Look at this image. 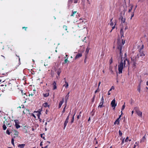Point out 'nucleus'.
Returning <instances> with one entry per match:
<instances>
[{
    "label": "nucleus",
    "instance_id": "obj_3",
    "mask_svg": "<svg viewBox=\"0 0 148 148\" xmlns=\"http://www.w3.org/2000/svg\"><path fill=\"white\" fill-rule=\"evenodd\" d=\"M134 110L138 115L140 117L142 118V113L139 110L138 108L137 107H135L134 108Z\"/></svg>",
    "mask_w": 148,
    "mask_h": 148
},
{
    "label": "nucleus",
    "instance_id": "obj_59",
    "mask_svg": "<svg viewBox=\"0 0 148 148\" xmlns=\"http://www.w3.org/2000/svg\"><path fill=\"white\" fill-rule=\"evenodd\" d=\"M8 84H9V86L10 87H11L12 86V84L10 83H8Z\"/></svg>",
    "mask_w": 148,
    "mask_h": 148
},
{
    "label": "nucleus",
    "instance_id": "obj_63",
    "mask_svg": "<svg viewBox=\"0 0 148 148\" xmlns=\"http://www.w3.org/2000/svg\"><path fill=\"white\" fill-rule=\"evenodd\" d=\"M124 143V139H123L122 141V143H121L122 144H123Z\"/></svg>",
    "mask_w": 148,
    "mask_h": 148
},
{
    "label": "nucleus",
    "instance_id": "obj_52",
    "mask_svg": "<svg viewBox=\"0 0 148 148\" xmlns=\"http://www.w3.org/2000/svg\"><path fill=\"white\" fill-rule=\"evenodd\" d=\"M134 16V13H132L131 14V19H132V18Z\"/></svg>",
    "mask_w": 148,
    "mask_h": 148
},
{
    "label": "nucleus",
    "instance_id": "obj_26",
    "mask_svg": "<svg viewBox=\"0 0 148 148\" xmlns=\"http://www.w3.org/2000/svg\"><path fill=\"white\" fill-rule=\"evenodd\" d=\"M103 103L102 102H101V103H100V104L98 106V108H101L102 107L103 105Z\"/></svg>",
    "mask_w": 148,
    "mask_h": 148
},
{
    "label": "nucleus",
    "instance_id": "obj_51",
    "mask_svg": "<svg viewBox=\"0 0 148 148\" xmlns=\"http://www.w3.org/2000/svg\"><path fill=\"white\" fill-rule=\"evenodd\" d=\"M68 61L67 59H66L64 60V63H66Z\"/></svg>",
    "mask_w": 148,
    "mask_h": 148
},
{
    "label": "nucleus",
    "instance_id": "obj_18",
    "mask_svg": "<svg viewBox=\"0 0 148 148\" xmlns=\"http://www.w3.org/2000/svg\"><path fill=\"white\" fill-rule=\"evenodd\" d=\"M53 89L55 90L56 88V83L55 82H54L53 84Z\"/></svg>",
    "mask_w": 148,
    "mask_h": 148
},
{
    "label": "nucleus",
    "instance_id": "obj_29",
    "mask_svg": "<svg viewBox=\"0 0 148 148\" xmlns=\"http://www.w3.org/2000/svg\"><path fill=\"white\" fill-rule=\"evenodd\" d=\"M125 103H124V104L122 108H121V114H122V111L124 109V108H125Z\"/></svg>",
    "mask_w": 148,
    "mask_h": 148
},
{
    "label": "nucleus",
    "instance_id": "obj_10",
    "mask_svg": "<svg viewBox=\"0 0 148 148\" xmlns=\"http://www.w3.org/2000/svg\"><path fill=\"white\" fill-rule=\"evenodd\" d=\"M146 134H145L144 136L140 140V143H142L144 142L146 140Z\"/></svg>",
    "mask_w": 148,
    "mask_h": 148
},
{
    "label": "nucleus",
    "instance_id": "obj_36",
    "mask_svg": "<svg viewBox=\"0 0 148 148\" xmlns=\"http://www.w3.org/2000/svg\"><path fill=\"white\" fill-rule=\"evenodd\" d=\"M14 121L15 123V125L16 124H18L19 123V121L18 120H14Z\"/></svg>",
    "mask_w": 148,
    "mask_h": 148
},
{
    "label": "nucleus",
    "instance_id": "obj_31",
    "mask_svg": "<svg viewBox=\"0 0 148 148\" xmlns=\"http://www.w3.org/2000/svg\"><path fill=\"white\" fill-rule=\"evenodd\" d=\"M76 12L75 11L72 12V14L71 15V16H74V15L76 13Z\"/></svg>",
    "mask_w": 148,
    "mask_h": 148
},
{
    "label": "nucleus",
    "instance_id": "obj_43",
    "mask_svg": "<svg viewBox=\"0 0 148 148\" xmlns=\"http://www.w3.org/2000/svg\"><path fill=\"white\" fill-rule=\"evenodd\" d=\"M119 134L120 136H121L122 135V133L121 132L120 130H119Z\"/></svg>",
    "mask_w": 148,
    "mask_h": 148
},
{
    "label": "nucleus",
    "instance_id": "obj_22",
    "mask_svg": "<svg viewBox=\"0 0 148 148\" xmlns=\"http://www.w3.org/2000/svg\"><path fill=\"white\" fill-rule=\"evenodd\" d=\"M137 90L139 92H140V84L138 86V87Z\"/></svg>",
    "mask_w": 148,
    "mask_h": 148
},
{
    "label": "nucleus",
    "instance_id": "obj_2",
    "mask_svg": "<svg viewBox=\"0 0 148 148\" xmlns=\"http://www.w3.org/2000/svg\"><path fill=\"white\" fill-rule=\"evenodd\" d=\"M125 43V40L123 39H119L117 41V49L120 50V56H121V49L123 45Z\"/></svg>",
    "mask_w": 148,
    "mask_h": 148
},
{
    "label": "nucleus",
    "instance_id": "obj_21",
    "mask_svg": "<svg viewBox=\"0 0 148 148\" xmlns=\"http://www.w3.org/2000/svg\"><path fill=\"white\" fill-rule=\"evenodd\" d=\"M43 95L44 97H47L49 95V93L48 92H47L46 93H43Z\"/></svg>",
    "mask_w": 148,
    "mask_h": 148
},
{
    "label": "nucleus",
    "instance_id": "obj_54",
    "mask_svg": "<svg viewBox=\"0 0 148 148\" xmlns=\"http://www.w3.org/2000/svg\"><path fill=\"white\" fill-rule=\"evenodd\" d=\"M128 29V27L127 26H126L124 30V31H125L127 29Z\"/></svg>",
    "mask_w": 148,
    "mask_h": 148
},
{
    "label": "nucleus",
    "instance_id": "obj_19",
    "mask_svg": "<svg viewBox=\"0 0 148 148\" xmlns=\"http://www.w3.org/2000/svg\"><path fill=\"white\" fill-rule=\"evenodd\" d=\"M61 72V70L60 69H59L57 71V73L58 74V75L59 76L60 75V73Z\"/></svg>",
    "mask_w": 148,
    "mask_h": 148
},
{
    "label": "nucleus",
    "instance_id": "obj_4",
    "mask_svg": "<svg viewBox=\"0 0 148 148\" xmlns=\"http://www.w3.org/2000/svg\"><path fill=\"white\" fill-rule=\"evenodd\" d=\"M137 57L138 58L141 57V58H143L145 56V54L143 51H141V50L139 51V53L137 54Z\"/></svg>",
    "mask_w": 148,
    "mask_h": 148
},
{
    "label": "nucleus",
    "instance_id": "obj_1",
    "mask_svg": "<svg viewBox=\"0 0 148 148\" xmlns=\"http://www.w3.org/2000/svg\"><path fill=\"white\" fill-rule=\"evenodd\" d=\"M126 54H125L124 58L121 57V61L118 65V70L119 73H121L122 71L124 68L128 66L129 67V62L126 58Z\"/></svg>",
    "mask_w": 148,
    "mask_h": 148
},
{
    "label": "nucleus",
    "instance_id": "obj_60",
    "mask_svg": "<svg viewBox=\"0 0 148 148\" xmlns=\"http://www.w3.org/2000/svg\"><path fill=\"white\" fill-rule=\"evenodd\" d=\"M121 115H120V116H119V118H117V119H119H119H120V118H121Z\"/></svg>",
    "mask_w": 148,
    "mask_h": 148
},
{
    "label": "nucleus",
    "instance_id": "obj_13",
    "mask_svg": "<svg viewBox=\"0 0 148 148\" xmlns=\"http://www.w3.org/2000/svg\"><path fill=\"white\" fill-rule=\"evenodd\" d=\"M82 56V55L81 53H79L76 56L75 58V59L78 58H79L81 57Z\"/></svg>",
    "mask_w": 148,
    "mask_h": 148
},
{
    "label": "nucleus",
    "instance_id": "obj_47",
    "mask_svg": "<svg viewBox=\"0 0 148 148\" xmlns=\"http://www.w3.org/2000/svg\"><path fill=\"white\" fill-rule=\"evenodd\" d=\"M101 102L103 103V97H102V98L101 99Z\"/></svg>",
    "mask_w": 148,
    "mask_h": 148
},
{
    "label": "nucleus",
    "instance_id": "obj_44",
    "mask_svg": "<svg viewBox=\"0 0 148 148\" xmlns=\"http://www.w3.org/2000/svg\"><path fill=\"white\" fill-rule=\"evenodd\" d=\"M99 88H98L95 91V93H96L97 92H99Z\"/></svg>",
    "mask_w": 148,
    "mask_h": 148
},
{
    "label": "nucleus",
    "instance_id": "obj_40",
    "mask_svg": "<svg viewBox=\"0 0 148 148\" xmlns=\"http://www.w3.org/2000/svg\"><path fill=\"white\" fill-rule=\"evenodd\" d=\"M114 87L113 86H112L111 88L109 90V91H111V90L113 89V90H114Z\"/></svg>",
    "mask_w": 148,
    "mask_h": 148
},
{
    "label": "nucleus",
    "instance_id": "obj_58",
    "mask_svg": "<svg viewBox=\"0 0 148 148\" xmlns=\"http://www.w3.org/2000/svg\"><path fill=\"white\" fill-rule=\"evenodd\" d=\"M110 64H111L112 62V59L110 60Z\"/></svg>",
    "mask_w": 148,
    "mask_h": 148
},
{
    "label": "nucleus",
    "instance_id": "obj_53",
    "mask_svg": "<svg viewBox=\"0 0 148 148\" xmlns=\"http://www.w3.org/2000/svg\"><path fill=\"white\" fill-rule=\"evenodd\" d=\"M35 114H32V116L35 118H36V116L35 115Z\"/></svg>",
    "mask_w": 148,
    "mask_h": 148
},
{
    "label": "nucleus",
    "instance_id": "obj_64",
    "mask_svg": "<svg viewBox=\"0 0 148 148\" xmlns=\"http://www.w3.org/2000/svg\"><path fill=\"white\" fill-rule=\"evenodd\" d=\"M48 147V146H46L45 147H43V148H47Z\"/></svg>",
    "mask_w": 148,
    "mask_h": 148
},
{
    "label": "nucleus",
    "instance_id": "obj_48",
    "mask_svg": "<svg viewBox=\"0 0 148 148\" xmlns=\"http://www.w3.org/2000/svg\"><path fill=\"white\" fill-rule=\"evenodd\" d=\"M69 115H68L67 117L66 120H67L69 121Z\"/></svg>",
    "mask_w": 148,
    "mask_h": 148
},
{
    "label": "nucleus",
    "instance_id": "obj_24",
    "mask_svg": "<svg viewBox=\"0 0 148 148\" xmlns=\"http://www.w3.org/2000/svg\"><path fill=\"white\" fill-rule=\"evenodd\" d=\"M24 144H22L21 145H18V147L21 148H23L24 147Z\"/></svg>",
    "mask_w": 148,
    "mask_h": 148
},
{
    "label": "nucleus",
    "instance_id": "obj_7",
    "mask_svg": "<svg viewBox=\"0 0 148 148\" xmlns=\"http://www.w3.org/2000/svg\"><path fill=\"white\" fill-rule=\"evenodd\" d=\"M78 0H69L68 2V6L69 7L71 5L73 2L74 3H77Z\"/></svg>",
    "mask_w": 148,
    "mask_h": 148
},
{
    "label": "nucleus",
    "instance_id": "obj_49",
    "mask_svg": "<svg viewBox=\"0 0 148 148\" xmlns=\"http://www.w3.org/2000/svg\"><path fill=\"white\" fill-rule=\"evenodd\" d=\"M42 135H43V134H41V136L42 138H43V139L44 140H45V137H42Z\"/></svg>",
    "mask_w": 148,
    "mask_h": 148
},
{
    "label": "nucleus",
    "instance_id": "obj_61",
    "mask_svg": "<svg viewBox=\"0 0 148 148\" xmlns=\"http://www.w3.org/2000/svg\"><path fill=\"white\" fill-rule=\"evenodd\" d=\"M111 94L110 93V91H108V95H110Z\"/></svg>",
    "mask_w": 148,
    "mask_h": 148
},
{
    "label": "nucleus",
    "instance_id": "obj_34",
    "mask_svg": "<svg viewBox=\"0 0 148 148\" xmlns=\"http://www.w3.org/2000/svg\"><path fill=\"white\" fill-rule=\"evenodd\" d=\"M112 19H111L110 21V25L112 26H114V24L112 22Z\"/></svg>",
    "mask_w": 148,
    "mask_h": 148
},
{
    "label": "nucleus",
    "instance_id": "obj_42",
    "mask_svg": "<svg viewBox=\"0 0 148 148\" xmlns=\"http://www.w3.org/2000/svg\"><path fill=\"white\" fill-rule=\"evenodd\" d=\"M89 49L88 48H87L86 49V53H88L89 52Z\"/></svg>",
    "mask_w": 148,
    "mask_h": 148
},
{
    "label": "nucleus",
    "instance_id": "obj_23",
    "mask_svg": "<svg viewBox=\"0 0 148 148\" xmlns=\"http://www.w3.org/2000/svg\"><path fill=\"white\" fill-rule=\"evenodd\" d=\"M66 84L64 85V86H65L66 88H67L69 86L68 83L66 82H65Z\"/></svg>",
    "mask_w": 148,
    "mask_h": 148
},
{
    "label": "nucleus",
    "instance_id": "obj_11",
    "mask_svg": "<svg viewBox=\"0 0 148 148\" xmlns=\"http://www.w3.org/2000/svg\"><path fill=\"white\" fill-rule=\"evenodd\" d=\"M64 98H63L62 99V100L60 101V102L59 103V106H58L59 108H60L61 107L62 104H63V103L64 102Z\"/></svg>",
    "mask_w": 148,
    "mask_h": 148
},
{
    "label": "nucleus",
    "instance_id": "obj_28",
    "mask_svg": "<svg viewBox=\"0 0 148 148\" xmlns=\"http://www.w3.org/2000/svg\"><path fill=\"white\" fill-rule=\"evenodd\" d=\"M34 91V94L31 93L30 94H29V96H32V97L34 95V94L35 93V92H36V90H33Z\"/></svg>",
    "mask_w": 148,
    "mask_h": 148
},
{
    "label": "nucleus",
    "instance_id": "obj_27",
    "mask_svg": "<svg viewBox=\"0 0 148 148\" xmlns=\"http://www.w3.org/2000/svg\"><path fill=\"white\" fill-rule=\"evenodd\" d=\"M138 142H136L135 144L134 145V147L133 148H136V147L137 146H138Z\"/></svg>",
    "mask_w": 148,
    "mask_h": 148
},
{
    "label": "nucleus",
    "instance_id": "obj_50",
    "mask_svg": "<svg viewBox=\"0 0 148 148\" xmlns=\"http://www.w3.org/2000/svg\"><path fill=\"white\" fill-rule=\"evenodd\" d=\"M115 24H116V23H115L114 25V26L112 27V29L111 30V31L110 32H111L112 31V29H114V28H115Z\"/></svg>",
    "mask_w": 148,
    "mask_h": 148
},
{
    "label": "nucleus",
    "instance_id": "obj_41",
    "mask_svg": "<svg viewBox=\"0 0 148 148\" xmlns=\"http://www.w3.org/2000/svg\"><path fill=\"white\" fill-rule=\"evenodd\" d=\"M63 28L65 30H67V27L65 25H64L63 27Z\"/></svg>",
    "mask_w": 148,
    "mask_h": 148
},
{
    "label": "nucleus",
    "instance_id": "obj_30",
    "mask_svg": "<svg viewBox=\"0 0 148 148\" xmlns=\"http://www.w3.org/2000/svg\"><path fill=\"white\" fill-rule=\"evenodd\" d=\"M66 103H65L64 107V108L63 109V110L62 111V112L63 113H64L65 112V108H66Z\"/></svg>",
    "mask_w": 148,
    "mask_h": 148
},
{
    "label": "nucleus",
    "instance_id": "obj_16",
    "mask_svg": "<svg viewBox=\"0 0 148 148\" xmlns=\"http://www.w3.org/2000/svg\"><path fill=\"white\" fill-rule=\"evenodd\" d=\"M133 5H131L129 6V9L128 10V12H130L132 10L133 7Z\"/></svg>",
    "mask_w": 148,
    "mask_h": 148
},
{
    "label": "nucleus",
    "instance_id": "obj_56",
    "mask_svg": "<svg viewBox=\"0 0 148 148\" xmlns=\"http://www.w3.org/2000/svg\"><path fill=\"white\" fill-rule=\"evenodd\" d=\"M81 116V115H78L77 116V119H79V117Z\"/></svg>",
    "mask_w": 148,
    "mask_h": 148
},
{
    "label": "nucleus",
    "instance_id": "obj_37",
    "mask_svg": "<svg viewBox=\"0 0 148 148\" xmlns=\"http://www.w3.org/2000/svg\"><path fill=\"white\" fill-rule=\"evenodd\" d=\"M109 70H110V71L111 72V73L112 74H113L114 72L113 71H112V68L111 67H110L109 68Z\"/></svg>",
    "mask_w": 148,
    "mask_h": 148
},
{
    "label": "nucleus",
    "instance_id": "obj_5",
    "mask_svg": "<svg viewBox=\"0 0 148 148\" xmlns=\"http://www.w3.org/2000/svg\"><path fill=\"white\" fill-rule=\"evenodd\" d=\"M136 61V57H133L132 58L131 64H132L134 66H135Z\"/></svg>",
    "mask_w": 148,
    "mask_h": 148
},
{
    "label": "nucleus",
    "instance_id": "obj_55",
    "mask_svg": "<svg viewBox=\"0 0 148 148\" xmlns=\"http://www.w3.org/2000/svg\"><path fill=\"white\" fill-rule=\"evenodd\" d=\"M21 107H22V108H24V106L23 105H21ZM19 108H21V106H20V107H19Z\"/></svg>",
    "mask_w": 148,
    "mask_h": 148
},
{
    "label": "nucleus",
    "instance_id": "obj_8",
    "mask_svg": "<svg viewBox=\"0 0 148 148\" xmlns=\"http://www.w3.org/2000/svg\"><path fill=\"white\" fill-rule=\"evenodd\" d=\"M111 105L112 107L114 108V109L117 105V103H115V100L114 99L112 101Z\"/></svg>",
    "mask_w": 148,
    "mask_h": 148
},
{
    "label": "nucleus",
    "instance_id": "obj_57",
    "mask_svg": "<svg viewBox=\"0 0 148 148\" xmlns=\"http://www.w3.org/2000/svg\"><path fill=\"white\" fill-rule=\"evenodd\" d=\"M100 84H101V82H99V84H98V88H99Z\"/></svg>",
    "mask_w": 148,
    "mask_h": 148
},
{
    "label": "nucleus",
    "instance_id": "obj_12",
    "mask_svg": "<svg viewBox=\"0 0 148 148\" xmlns=\"http://www.w3.org/2000/svg\"><path fill=\"white\" fill-rule=\"evenodd\" d=\"M119 20L121 21L122 23H124L125 22V19L123 16H121L119 18Z\"/></svg>",
    "mask_w": 148,
    "mask_h": 148
},
{
    "label": "nucleus",
    "instance_id": "obj_62",
    "mask_svg": "<svg viewBox=\"0 0 148 148\" xmlns=\"http://www.w3.org/2000/svg\"><path fill=\"white\" fill-rule=\"evenodd\" d=\"M40 145L41 146H42V142H41L40 144Z\"/></svg>",
    "mask_w": 148,
    "mask_h": 148
},
{
    "label": "nucleus",
    "instance_id": "obj_9",
    "mask_svg": "<svg viewBox=\"0 0 148 148\" xmlns=\"http://www.w3.org/2000/svg\"><path fill=\"white\" fill-rule=\"evenodd\" d=\"M125 31H124L123 28H121V30H120V33H121V38H122L123 37H124V34Z\"/></svg>",
    "mask_w": 148,
    "mask_h": 148
},
{
    "label": "nucleus",
    "instance_id": "obj_14",
    "mask_svg": "<svg viewBox=\"0 0 148 148\" xmlns=\"http://www.w3.org/2000/svg\"><path fill=\"white\" fill-rule=\"evenodd\" d=\"M69 92H68V93L66 95V97H65V99H66L65 102V103H66L67 101V100L69 98Z\"/></svg>",
    "mask_w": 148,
    "mask_h": 148
},
{
    "label": "nucleus",
    "instance_id": "obj_20",
    "mask_svg": "<svg viewBox=\"0 0 148 148\" xmlns=\"http://www.w3.org/2000/svg\"><path fill=\"white\" fill-rule=\"evenodd\" d=\"M119 119H117L114 122V124L115 125L116 124H117L118 125L119 123Z\"/></svg>",
    "mask_w": 148,
    "mask_h": 148
},
{
    "label": "nucleus",
    "instance_id": "obj_46",
    "mask_svg": "<svg viewBox=\"0 0 148 148\" xmlns=\"http://www.w3.org/2000/svg\"><path fill=\"white\" fill-rule=\"evenodd\" d=\"M128 137H127L126 138L125 140V142H127V141H128Z\"/></svg>",
    "mask_w": 148,
    "mask_h": 148
},
{
    "label": "nucleus",
    "instance_id": "obj_15",
    "mask_svg": "<svg viewBox=\"0 0 148 148\" xmlns=\"http://www.w3.org/2000/svg\"><path fill=\"white\" fill-rule=\"evenodd\" d=\"M29 112V109H25L23 111V113L24 114H25L27 112Z\"/></svg>",
    "mask_w": 148,
    "mask_h": 148
},
{
    "label": "nucleus",
    "instance_id": "obj_45",
    "mask_svg": "<svg viewBox=\"0 0 148 148\" xmlns=\"http://www.w3.org/2000/svg\"><path fill=\"white\" fill-rule=\"evenodd\" d=\"M95 96H94L92 99V102H93L95 101Z\"/></svg>",
    "mask_w": 148,
    "mask_h": 148
},
{
    "label": "nucleus",
    "instance_id": "obj_17",
    "mask_svg": "<svg viewBox=\"0 0 148 148\" xmlns=\"http://www.w3.org/2000/svg\"><path fill=\"white\" fill-rule=\"evenodd\" d=\"M69 121L65 120L64 123V129L66 126L67 123H68Z\"/></svg>",
    "mask_w": 148,
    "mask_h": 148
},
{
    "label": "nucleus",
    "instance_id": "obj_38",
    "mask_svg": "<svg viewBox=\"0 0 148 148\" xmlns=\"http://www.w3.org/2000/svg\"><path fill=\"white\" fill-rule=\"evenodd\" d=\"M75 113L74 115H73V117H72V120H71V123H73V121H74V115H75Z\"/></svg>",
    "mask_w": 148,
    "mask_h": 148
},
{
    "label": "nucleus",
    "instance_id": "obj_33",
    "mask_svg": "<svg viewBox=\"0 0 148 148\" xmlns=\"http://www.w3.org/2000/svg\"><path fill=\"white\" fill-rule=\"evenodd\" d=\"M3 130H5L7 128L5 125L4 124L3 125Z\"/></svg>",
    "mask_w": 148,
    "mask_h": 148
},
{
    "label": "nucleus",
    "instance_id": "obj_25",
    "mask_svg": "<svg viewBox=\"0 0 148 148\" xmlns=\"http://www.w3.org/2000/svg\"><path fill=\"white\" fill-rule=\"evenodd\" d=\"M43 106L44 107H45L49 106V105L47 103H44L43 104Z\"/></svg>",
    "mask_w": 148,
    "mask_h": 148
},
{
    "label": "nucleus",
    "instance_id": "obj_35",
    "mask_svg": "<svg viewBox=\"0 0 148 148\" xmlns=\"http://www.w3.org/2000/svg\"><path fill=\"white\" fill-rule=\"evenodd\" d=\"M17 129H18L20 127V125H18V124L15 125Z\"/></svg>",
    "mask_w": 148,
    "mask_h": 148
},
{
    "label": "nucleus",
    "instance_id": "obj_39",
    "mask_svg": "<svg viewBox=\"0 0 148 148\" xmlns=\"http://www.w3.org/2000/svg\"><path fill=\"white\" fill-rule=\"evenodd\" d=\"M6 133L7 134H8L9 135H10V132H9V131L8 129L7 130H6Z\"/></svg>",
    "mask_w": 148,
    "mask_h": 148
},
{
    "label": "nucleus",
    "instance_id": "obj_6",
    "mask_svg": "<svg viewBox=\"0 0 148 148\" xmlns=\"http://www.w3.org/2000/svg\"><path fill=\"white\" fill-rule=\"evenodd\" d=\"M41 110H39L38 111H34V113L38 117V119H40V115L41 114Z\"/></svg>",
    "mask_w": 148,
    "mask_h": 148
},
{
    "label": "nucleus",
    "instance_id": "obj_32",
    "mask_svg": "<svg viewBox=\"0 0 148 148\" xmlns=\"http://www.w3.org/2000/svg\"><path fill=\"white\" fill-rule=\"evenodd\" d=\"M14 139L13 138H12V140H11V143H12V144L14 146Z\"/></svg>",
    "mask_w": 148,
    "mask_h": 148
}]
</instances>
